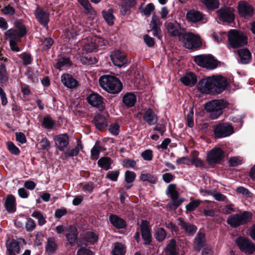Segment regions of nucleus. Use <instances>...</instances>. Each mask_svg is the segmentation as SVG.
I'll use <instances>...</instances> for the list:
<instances>
[{"label": "nucleus", "instance_id": "3", "mask_svg": "<svg viewBox=\"0 0 255 255\" xmlns=\"http://www.w3.org/2000/svg\"><path fill=\"white\" fill-rule=\"evenodd\" d=\"M226 106L225 102L222 100H214L208 102L205 105L206 111L210 114V118L217 119L223 113V109Z\"/></svg>", "mask_w": 255, "mask_h": 255}, {"label": "nucleus", "instance_id": "47", "mask_svg": "<svg viewBox=\"0 0 255 255\" xmlns=\"http://www.w3.org/2000/svg\"><path fill=\"white\" fill-rule=\"evenodd\" d=\"M154 237L158 242H162L166 237V232L164 228H160L157 229L154 233Z\"/></svg>", "mask_w": 255, "mask_h": 255}, {"label": "nucleus", "instance_id": "62", "mask_svg": "<svg viewBox=\"0 0 255 255\" xmlns=\"http://www.w3.org/2000/svg\"><path fill=\"white\" fill-rule=\"evenodd\" d=\"M141 156L144 160L151 161L153 158L152 151L150 149H146L141 153Z\"/></svg>", "mask_w": 255, "mask_h": 255}, {"label": "nucleus", "instance_id": "25", "mask_svg": "<svg viewBox=\"0 0 255 255\" xmlns=\"http://www.w3.org/2000/svg\"><path fill=\"white\" fill-rule=\"evenodd\" d=\"M93 123L99 130L105 128L108 126V123L105 117L100 114L97 115L94 118Z\"/></svg>", "mask_w": 255, "mask_h": 255}, {"label": "nucleus", "instance_id": "35", "mask_svg": "<svg viewBox=\"0 0 255 255\" xmlns=\"http://www.w3.org/2000/svg\"><path fill=\"white\" fill-rule=\"evenodd\" d=\"M5 38L8 41H20V39L22 38L19 35L17 30L13 28H10L4 32Z\"/></svg>", "mask_w": 255, "mask_h": 255}, {"label": "nucleus", "instance_id": "16", "mask_svg": "<svg viewBox=\"0 0 255 255\" xmlns=\"http://www.w3.org/2000/svg\"><path fill=\"white\" fill-rule=\"evenodd\" d=\"M140 228L141 237L144 241V244L145 245H149L151 242V234L149 222L146 220L141 221Z\"/></svg>", "mask_w": 255, "mask_h": 255}, {"label": "nucleus", "instance_id": "44", "mask_svg": "<svg viewBox=\"0 0 255 255\" xmlns=\"http://www.w3.org/2000/svg\"><path fill=\"white\" fill-rule=\"evenodd\" d=\"M111 159L108 157H103L98 161V165L106 170L111 168Z\"/></svg>", "mask_w": 255, "mask_h": 255}, {"label": "nucleus", "instance_id": "5", "mask_svg": "<svg viewBox=\"0 0 255 255\" xmlns=\"http://www.w3.org/2000/svg\"><path fill=\"white\" fill-rule=\"evenodd\" d=\"M228 38L230 45L234 48L243 46L247 43V38L244 34L235 29L229 31Z\"/></svg>", "mask_w": 255, "mask_h": 255}, {"label": "nucleus", "instance_id": "2", "mask_svg": "<svg viewBox=\"0 0 255 255\" xmlns=\"http://www.w3.org/2000/svg\"><path fill=\"white\" fill-rule=\"evenodd\" d=\"M99 81L100 86L111 94H118L123 89V85L121 81L113 76H102L100 78Z\"/></svg>", "mask_w": 255, "mask_h": 255}, {"label": "nucleus", "instance_id": "36", "mask_svg": "<svg viewBox=\"0 0 255 255\" xmlns=\"http://www.w3.org/2000/svg\"><path fill=\"white\" fill-rule=\"evenodd\" d=\"M57 244L55 239L54 238H49L47 241V244L45 246L46 252L49 255L53 254L57 249Z\"/></svg>", "mask_w": 255, "mask_h": 255}, {"label": "nucleus", "instance_id": "52", "mask_svg": "<svg viewBox=\"0 0 255 255\" xmlns=\"http://www.w3.org/2000/svg\"><path fill=\"white\" fill-rule=\"evenodd\" d=\"M201 2L209 9H215L218 7L217 0H201Z\"/></svg>", "mask_w": 255, "mask_h": 255}, {"label": "nucleus", "instance_id": "30", "mask_svg": "<svg viewBox=\"0 0 255 255\" xmlns=\"http://www.w3.org/2000/svg\"><path fill=\"white\" fill-rule=\"evenodd\" d=\"M4 206L8 212H15L16 208L15 197L12 195L7 196L5 199Z\"/></svg>", "mask_w": 255, "mask_h": 255}, {"label": "nucleus", "instance_id": "27", "mask_svg": "<svg viewBox=\"0 0 255 255\" xmlns=\"http://www.w3.org/2000/svg\"><path fill=\"white\" fill-rule=\"evenodd\" d=\"M186 18L189 21L197 22L202 20L203 15L199 11L190 10L187 12L186 14Z\"/></svg>", "mask_w": 255, "mask_h": 255}, {"label": "nucleus", "instance_id": "19", "mask_svg": "<svg viewBox=\"0 0 255 255\" xmlns=\"http://www.w3.org/2000/svg\"><path fill=\"white\" fill-rule=\"evenodd\" d=\"M238 9L240 14L244 17H251L254 14L253 7L246 1L239 2Z\"/></svg>", "mask_w": 255, "mask_h": 255}, {"label": "nucleus", "instance_id": "6", "mask_svg": "<svg viewBox=\"0 0 255 255\" xmlns=\"http://www.w3.org/2000/svg\"><path fill=\"white\" fill-rule=\"evenodd\" d=\"M179 40L188 49H196L202 45L199 36L192 32L186 33L185 31Z\"/></svg>", "mask_w": 255, "mask_h": 255}, {"label": "nucleus", "instance_id": "54", "mask_svg": "<svg viewBox=\"0 0 255 255\" xmlns=\"http://www.w3.org/2000/svg\"><path fill=\"white\" fill-rule=\"evenodd\" d=\"M161 25V22L160 21L158 16H157L156 14H153L152 16L151 20L149 24L150 27H160Z\"/></svg>", "mask_w": 255, "mask_h": 255}, {"label": "nucleus", "instance_id": "48", "mask_svg": "<svg viewBox=\"0 0 255 255\" xmlns=\"http://www.w3.org/2000/svg\"><path fill=\"white\" fill-rule=\"evenodd\" d=\"M54 124V121L49 116L44 117L42 122V126L46 129L53 128Z\"/></svg>", "mask_w": 255, "mask_h": 255}, {"label": "nucleus", "instance_id": "63", "mask_svg": "<svg viewBox=\"0 0 255 255\" xmlns=\"http://www.w3.org/2000/svg\"><path fill=\"white\" fill-rule=\"evenodd\" d=\"M119 174L120 172L118 170L112 171L107 173L106 177L113 181H116Z\"/></svg>", "mask_w": 255, "mask_h": 255}, {"label": "nucleus", "instance_id": "33", "mask_svg": "<svg viewBox=\"0 0 255 255\" xmlns=\"http://www.w3.org/2000/svg\"><path fill=\"white\" fill-rule=\"evenodd\" d=\"M78 2L84 8L87 14L94 16L96 14L95 9L92 7L89 0H77Z\"/></svg>", "mask_w": 255, "mask_h": 255}, {"label": "nucleus", "instance_id": "21", "mask_svg": "<svg viewBox=\"0 0 255 255\" xmlns=\"http://www.w3.org/2000/svg\"><path fill=\"white\" fill-rule=\"evenodd\" d=\"M143 119L149 126L155 125L158 121L157 115L150 108L145 110L143 116Z\"/></svg>", "mask_w": 255, "mask_h": 255}, {"label": "nucleus", "instance_id": "55", "mask_svg": "<svg viewBox=\"0 0 255 255\" xmlns=\"http://www.w3.org/2000/svg\"><path fill=\"white\" fill-rule=\"evenodd\" d=\"M31 216L38 220V224L39 226H42L46 223V220L42 214L38 211H34Z\"/></svg>", "mask_w": 255, "mask_h": 255}, {"label": "nucleus", "instance_id": "4", "mask_svg": "<svg viewBox=\"0 0 255 255\" xmlns=\"http://www.w3.org/2000/svg\"><path fill=\"white\" fill-rule=\"evenodd\" d=\"M252 217L251 213L244 211L230 216L227 220V223L231 227L237 228L247 224L251 220Z\"/></svg>", "mask_w": 255, "mask_h": 255}, {"label": "nucleus", "instance_id": "42", "mask_svg": "<svg viewBox=\"0 0 255 255\" xmlns=\"http://www.w3.org/2000/svg\"><path fill=\"white\" fill-rule=\"evenodd\" d=\"M65 35L68 38H74L82 33L81 29L78 27H75L71 29H67L65 31Z\"/></svg>", "mask_w": 255, "mask_h": 255}, {"label": "nucleus", "instance_id": "20", "mask_svg": "<svg viewBox=\"0 0 255 255\" xmlns=\"http://www.w3.org/2000/svg\"><path fill=\"white\" fill-rule=\"evenodd\" d=\"M61 80L63 84L69 89L76 88L79 85L78 81L70 74H63L61 76Z\"/></svg>", "mask_w": 255, "mask_h": 255}, {"label": "nucleus", "instance_id": "15", "mask_svg": "<svg viewBox=\"0 0 255 255\" xmlns=\"http://www.w3.org/2000/svg\"><path fill=\"white\" fill-rule=\"evenodd\" d=\"M55 144L57 148L61 151H65L68 149L69 138L66 133L60 134L54 138Z\"/></svg>", "mask_w": 255, "mask_h": 255}, {"label": "nucleus", "instance_id": "38", "mask_svg": "<svg viewBox=\"0 0 255 255\" xmlns=\"http://www.w3.org/2000/svg\"><path fill=\"white\" fill-rule=\"evenodd\" d=\"M139 179L143 182L147 181L151 184H155L157 181V177L156 175L144 172L140 174Z\"/></svg>", "mask_w": 255, "mask_h": 255}, {"label": "nucleus", "instance_id": "11", "mask_svg": "<svg viewBox=\"0 0 255 255\" xmlns=\"http://www.w3.org/2000/svg\"><path fill=\"white\" fill-rule=\"evenodd\" d=\"M224 151L219 147L212 149L207 154L206 161L210 165L220 163L225 156Z\"/></svg>", "mask_w": 255, "mask_h": 255}, {"label": "nucleus", "instance_id": "7", "mask_svg": "<svg viewBox=\"0 0 255 255\" xmlns=\"http://www.w3.org/2000/svg\"><path fill=\"white\" fill-rule=\"evenodd\" d=\"M194 62L198 65L209 69L217 67V62L211 55H199L194 56Z\"/></svg>", "mask_w": 255, "mask_h": 255}, {"label": "nucleus", "instance_id": "1", "mask_svg": "<svg viewBox=\"0 0 255 255\" xmlns=\"http://www.w3.org/2000/svg\"><path fill=\"white\" fill-rule=\"evenodd\" d=\"M227 85L226 79L221 75H213L201 80L197 85L201 92L208 94L222 93Z\"/></svg>", "mask_w": 255, "mask_h": 255}, {"label": "nucleus", "instance_id": "9", "mask_svg": "<svg viewBox=\"0 0 255 255\" xmlns=\"http://www.w3.org/2000/svg\"><path fill=\"white\" fill-rule=\"evenodd\" d=\"M164 25L170 37H177L179 40L185 31L181 24L177 21H167Z\"/></svg>", "mask_w": 255, "mask_h": 255}, {"label": "nucleus", "instance_id": "29", "mask_svg": "<svg viewBox=\"0 0 255 255\" xmlns=\"http://www.w3.org/2000/svg\"><path fill=\"white\" fill-rule=\"evenodd\" d=\"M109 220L111 223L117 229H124L127 226L125 221L116 215H110Z\"/></svg>", "mask_w": 255, "mask_h": 255}, {"label": "nucleus", "instance_id": "34", "mask_svg": "<svg viewBox=\"0 0 255 255\" xmlns=\"http://www.w3.org/2000/svg\"><path fill=\"white\" fill-rule=\"evenodd\" d=\"M165 255H178V251L175 240L172 239L167 245L165 249Z\"/></svg>", "mask_w": 255, "mask_h": 255}, {"label": "nucleus", "instance_id": "51", "mask_svg": "<svg viewBox=\"0 0 255 255\" xmlns=\"http://www.w3.org/2000/svg\"><path fill=\"white\" fill-rule=\"evenodd\" d=\"M85 239L86 242L94 244L98 241V237L94 232H88L85 235Z\"/></svg>", "mask_w": 255, "mask_h": 255}, {"label": "nucleus", "instance_id": "50", "mask_svg": "<svg viewBox=\"0 0 255 255\" xmlns=\"http://www.w3.org/2000/svg\"><path fill=\"white\" fill-rule=\"evenodd\" d=\"M154 9V5L152 3H149L146 5L144 7H140V10L141 13H143L145 16H149L151 12Z\"/></svg>", "mask_w": 255, "mask_h": 255}, {"label": "nucleus", "instance_id": "43", "mask_svg": "<svg viewBox=\"0 0 255 255\" xmlns=\"http://www.w3.org/2000/svg\"><path fill=\"white\" fill-rule=\"evenodd\" d=\"M99 46H102V44H99V45H98L96 42L92 40L84 45L83 50L86 51L87 52H93L96 51L97 49Z\"/></svg>", "mask_w": 255, "mask_h": 255}, {"label": "nucleus", "instance_id": "41", "mask_svg": "<svg viewBox=\"0 0 255 255\" xmlns=\"http://www.w3.org/2000/svg\"><path fill=\"white\" fill-rule=\"evenodd\" d=\"M8 79V74L5 64L0 62V84L5 83Z\"/></svg>", "mask_w": 255, "mask_h": 255}, {"label": "nucleus", "instance_id": "59", "mask_svg": "<svg viewBox=\"0 0 255 255\" xmlns=\"http://www.w3.org/2000/svg\"><path fill=\"white\" fill-rule=\"evenodd\" d=\"M190 110L189 113L186 115V119L187 121V125L189 127L192 128L194 125L193 121V107H190Z\"/></svg>", "mask_w": 255, "mask_h": 255}, {"label": "nucleus", "instance_id": "23", "mask_svg": "<svg viewBox=\"0 0 255 255\" xmlns=\"http://www.w3.org/2000/svg\"><path fill=\"white\" fill-rule=\"evenodd\" d=\"M6 253H16L19 254L20 251L19 243L15 240H7L5 244Z\"/></svg>", "mask_w": 255, "mask_h": 255}, {"label": "nucleus", "instance_id": "61", "mask_svg": "<svg viewBox=\"0 0 255 255\" xmlns=\"http://www.w3.org/2000/svg\"><path fill=\"white\" fill-rule=\"evenodd\" d=\"M200 201L194 200L186 205V209L187 211H193L200 205Z\"/></svg>", "mask_w": 255, "mask_h": 255}, {"label": "nucleus", "instance_id": "8", "mask_svg": "<svg viewBox=\"0 0 255 255\" xmlns=\"http://www.w3.org/2000/svg\"><path fill=\"white\" fill-rule=\"evenodd\" d=\"M234 132L233 127L227 123H220L214 127L216 138H221L229 136Z\"/></svg>", "mask_w": 255, "mask_h": 255}, {"label": "nucleus", "instance_id": "28", "mask_svg": "<svg viewBox=\"0 0 255 255\" xmlns=\"http://www.w3.org/2000/svg\"><path fill=\"white\" fill-rule=\"evenodd\" d=\"M180 80L184 85L189 87L194 86L197 81L196 75L192 72L187 74Z\"/></svg>", "mask_w": 255, "mask_h": 255}, {"label": "nucleus", "instance_id": "58", "mask_svg": "<svg viewBox=\"0 0 255 255\" xmlns=\"http://www.w3.org/2000/svg\"><path fill=\"white\" fill-rule=\"evenodd\" d=\"M109 130L112 135L117 136L120 132V126L117 123H112L111 124Z\"/></svg>", "mask_w": 255, "mask_h": 255}, {"label": "nucleus", "instance_id": "64", "mask_svg": "<svg viewBox=\"0 0 255 255\" xmlns=\"http://www.w3.org/2000/svg\"><path fill=\"white\" fill-rule=\"evenodd\" d=\"M77 255H94V254L89 249L83 247L78 250Z\"/></svg>", "mask_w": 255, "mask_h": 255}, {"label": "nucleus", "instance_id": "31", "mask_svg": "<svg viewBox=\"0 0 255 255\" xmlns=\"http://www.w3.org/2000/svg\"><path fill=\"white\" fill-rule=\"evenodd\" d=\"M83 148V146L80 140L77 141V144L76 146L70 150H66L64 151L65 157L68 158L69 157L76 156L78 155L80 150Z\"/></svg>", "mask_w": 255, "mask_h": 255}, {"label": "nucleus", "instance_id": "14", "mask_svg": "<svg viewBox=\"0 0 255 255\" xmlns=\"http://www.w3.org/2000/svg\"><path fill=\"white\" fill-rule=\"evenodd\" d=\"M34 15L39 23L47 29L49 21V13L48 10L37 7L34 11Z\"/></svg>", "mask_w": 255, "mask_h": 255}, {"label": "nucleus", "instance_id": "56", "mask_svg": "<svg viewBox=\"0 0 255 255\" xmlns=\"http://www.w3.org/2000/svg\"><path fill=\"white\" fill-rule=\"evenodd\" d=\"M53 43L54 41L52 38L50 37L46 38L44 40L42 41V48L45 50H47L50 48Z\"/></svg>", "mask_w": 255, "mask_h": 255}, {"label": "nucleus", "instance_id": "24", "mask_svg": "<svg viewBox=\"0 0 255 255\" xmlns=\"http://www.w3.org/2000/svg\"><path fill=\"white\" fill-rule=\"evenodd\" d=\"M178 225L189 235L194 234L197 231V227L194 225H192L189 223L185 222L182 219H178Z\"/></svg>", "mask_w": 255, "mask_h": 255}, {"label": "nucleus", "instance_id": "45", "mask_svg": "<svg viewBox=\"0 0 255 255\" xmlns=\"http://www.w3.org/2000/svg\"><path fill=\"white\" fill-rule=\"evenodd\" d=\"M113 10L110 8L108 11L103 10L102 13L105 20L110 25H112L114 23V15L113 14Z\"/></svg>", "mask_w": 255, "mask_h": 255}, {"label": "nucleus", "instance_id": "32", "mask_svg": "<svg viewBox=\"0 0 255 255\" xmlns=\"http://www.w3.org/2000/svg\"><path fill=\"white\" fill-rule=\"evenodd\" d=\"M206 241L205 234L199 232L196 236L194 243V247L196 251H200L201 248L204 246Z\"/></svg>", "mask_w": 255, "mask_h": 255}, {"label": "nucleus", "instance_id": "39", "mask_svg": "<svg viewBox=\"0 0 255 255\" xmlns=\"http://www.w3.org/2000/svg\"><path fill=\"white\" fill-rule=\"evenodd\" d=\"M14 26L15 29L17 30L19 35H21L22 37L26 34V27L21 19L15 21L14 23Z\"/></svg>", "mask_w": 255, "mask_h": 255}, {"label": "nucleus", "instance_id": "57", "mask_svg": "<svg viewBox=\"0 0 255 255\" xmlns=\"http://www.w3.org/2000/svg\"><path fill=\"white\" fill-rule=\"evenodd\" d=\"M7 147L9 152L13 154L18 155L20 153V150L12 142L8 141L6 143Z\"/></svg>", "mask_w": 255, "mask_h": 255}, {"label": "nucleus", "instance_id": "37", "mask_svg": "<svg viewBox=\"0 0 255 255\" xmlns=\"http://www.w3.org/2000/svg\"><path fill=\"white\" fill-rule=\"evenodd\" d=\"M238 54L242 63L247 64L249 62L251 57V53L248 49H240L238 51Z\"/></svg>", "mask_w": 255, "mask_h": 255}, {"label": "nucleus", "instance_id": "46", "mask_svg": "<svg viewBox=\"0 0 255 255\" xmlns=\"http://www.w3.org/2000/svg\"><path fill=\"white\" fill-rule=\"evenodd\" d=\"M70 59L66 56L60 57L57 59V61L55 64V67L57 69H61L64 66H70Z\"/></svg>", "mask_w": 255, "mask_h": 255}, {"label": "nucleus", "instance_id": "26", "mask_svg": "<svg viewBox=\"0 0 255 255\" xmlns=\"http://www.w3.org/2000/svg\"><path fill=\"white\" fill-rule=\"evenodd\" d=\"M122 101L126 107H132L136 103V96L134 93H128L123 96Z\"/></svg>", "mask_w": 255, "mask_h": 255}, {"label": "nucleus", "instance_id": "13", "mask_svg": "<svg viewBox=\"0 0 255 255\" xmlns=\"http://www.w3.org/2000/svg\"><path fill=\"white\" fill-rule=\"evenodd\" d=\"M87 100L89 105L99 111H102L105 108L103 98L97 93L90 94L87 97Z\"/></svg>", "mask_w": 255, "mask_h": 255}, {"label": "nucleus", "instance_id": "10", "mask_svg": "<svg viewBox=\"0 0 255 255\" xmlns=\"http://www.w3.org/2000/svg\"><path fill=\"white\" fill-rule=\"evenodd\" d=\"M235 242L242 252L252 254L255 251V244L246 237H239L236 240Z\"/></svg>", "mask_w": 255, "mask_h": 255}, {"label": "nucleus", "instance_id": "22", "mask_svg": "<svg viewBox=\"0 0 255 255\" xmlns=\"http://www.w3.org/2000/svg\"><path fill=\"white\" fill-rule=\"evenodd\" d=\"M68 233L66 235L67 241L71 246H73L76 243L78 238V231L75 227L70 226L67 229Z\"/></svg>", "mask_w": 255, "mask_h": 255}, {"label": "nucleus", "instance_id": "49", "mask_svg": "<svg viewBox=\"0 0 255 255\" xmlns=\"http://www.w3.org/2000/svg\"><path fill=\"white\" fill-rule=\"evenodd\" d=\"M112 252L113 255H124L126 252L125 248L121 243H116Z\"/></svg>", "mask_w": 255, "mask_h": 255}, {"label": "nucleus", "instance_id": "17", "mask_svg": "<svg viewBox=\"0 0 255 255\" xmlns=\"http://www.w3.org/2000/svg\"><path fill=\"white\" fill-rule=\"evenodd\" d=\"M217 14L220 19L224 22L231 23L235 19L234 9L231 7H226L218 10Z\"/></svg>", "mask_w": 255, "mask_h": 255}, {"label": "nucleus", "instance_id": "12", "mask_svg": "<svg viewBox=\"0 0 255 255\" xmlns=\"http://www.w3.org/2000/svg\"><path fill=\"white\" fill-rule=\"evenodd\" d=\"M176 184H170L167 188L166 190V194L167 196H170L172 199L171 205L175 208H177L184 201L185 199L183 198H178L179 194L176 190Z\"/></svg>", "mask_w": 255, "mask_h": 255}, {"label": "nucleus", "instance_id": "18", "mask_svg": "<svg viewBox=\"0 0 255 255\" xmlns=\"http://www.w3.org/2000/svg\"><path fill=\"white\" fill-rule=\"evenodd\" d=\"M111 59L113 64L119 67H122L128 62L127 56L119 51L113 52L111 55Z\"/></svg>", "mask_w": 255, "mask_h": 255}, {"label": "nucleus", "instance_id": "60", "mask_svg": "<svg viewBox=\"0 0 255 255\" xmlns=\"http://www.w3.org/2000/svg\"><path fill=\"white\" fill-rule=\"evenodd\" d=\"M95 188L94 183L93 182H88L83 184L82 190L87 193L91 194Z\"/></svg>", "mask_w": 255, "mask_h": 255}, {"label": "nucleus", "instance_id": "40", "mask_svg": "<svg viewBox=\"0 0 255 255\" xmlns=\"http://www.w3.org/2000/svg\"><path fill=\"white\" fill-rule=\"evenodd\" d=\"M103 148L99 141H97L91 150V158L96 160L99 157L100 152L102 150Z\"/></svg>", "mask_w": 255, "mask_h": 255}, {"label": "nucleus", "instance_id": "53", "mask_svg": "<svg viewBox=\"0 0 255 255\" xmlns=\"http://www.w3.org/2000/svg\"><path fill=\"white\" fill-rule=\"evenodd\" d=\"M125 181L127 183H132L135 180L136 174L131 171H127L125 173Z\"/></svg>", "mask_w": 255, "mask_h": 255}]
</instances>
